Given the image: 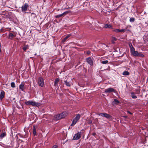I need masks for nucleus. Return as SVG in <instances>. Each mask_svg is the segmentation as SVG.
<instances>
[{
	"label": "nucleus",
	"mask_w": 148,
	"mask_h": 148,
	"mask_svg": "<svg viewBox=\"0 0 148 148\" xmlns=\"http://www.w3.org/2000/svg\"><path fill=\"white\" fill-rule=\"evenodd\" d=\"M67 113L66 112H62L54 116V119L56 120H58L61 119L65 118L67 115Z\"/></svg>",
	"instance_id": "nucleus-1"
},
{
	"label": "nucleus",
	"mask_w": 148,
	"mask_h": 148,
	"mask_svg": "<svg viewBox=\"0 0 148 148\" xmlns=\"http://www.w3.org/2000/svg\"><path fill=\"white\" fill-rule=\"evenodd\" d=\"M80 117V115L79 114H77L75 118L73 120L71 126H74L77 121L79 120Z\"/></svg>",
	"instance_id": "nucleus-2"
},
{
	"label": "nucleus",
	"mask_w": 148,
	"mask_h": 148,
	"mask_svg": "<svg viewBox=\"0 0 148 148\" xmlns=\"http://www.w3.org/2000/svg\"><path fill=\"white\" fill-rule=\"evenodd\" d=\"M29 5L27 3H25L21 7L22 11V12L25 13V12L27 10Z\"/></svg>",
	"instance_id": "nucleus-3"
},
{
	"label": "nucleus",
	"mask_w": 148,
	"mask_h": 148,
	"mask_svg": "<svg viewBox=\"0 0 148 148\" xmlns=\"http://www.w3.org/2000/svg\"><path fill=\"white\" fill-rule=\"evenodd\" d=\"M99 116H101L104 117L107 119H110L111 117V116L108 114L105 113H100L98 114Z\"/></svg>",
	"instance_id": "nucleus-4"
},
{
	"label": "nucleus",
	"mask_w": 148,
	"mask_h": 148,
	"mask_svg": "<svg viewBox=\"0 0 148 148\" xmlns=\"http://www.w3.org/2000/svg\"><path fill=\"white\" fill-rule=\"evenodd\" d=\"M81 137V132H78L73 136V140H76L79 139Z\"/></svg>",
	"instance_id": "nucleus-5"
},
{
	"label": "nucleus",
	"mask_w": 148,
	"mask_h": 148,
	"mask_svg": "<svg viewBox=\"0 0 148 148\" xmlns=\"http://www.w3.org/2000/svg\"><path fill=\"white\" fill-rule=\"evenodd\" d=\"M93 58L89 57L86 58V60L87 62L91 66H92L93 64V62L92 60Z\"/></svg>",
	"instance_id": "nucleus-6"
},
{
	"label": "nucleus",
	"mask_w": 148,
	"mask_h": 148,
	"mask_svg": "<svg viewBox=\"0 0 148 148\" xmlns=\"http://www.w3.org/2000/svg\"><path fill=\"white\" fill-rule=\"evenodd\" d=\"M38 83L39 85L41 87H43L44 84V80L42 77H40L38 79Z\"/></svg>",
	"instance_id": "nucleus-7"
},
{
	"label": "nucleus",
	"mask_w": 148,
	"mask_h": 148,
	"mask_svg": "<svg viewBox=\"0 0 148 148\" xmlns=\"http://www.w3.org/2000/svg\"><path fill=\"white\" fill-rule=\"evenodd\" d=\"M64 82L65 84L68 87H70L72 85V83L71 82L70 80H69L68 78L67 79V80H64Z\"/></svg>",
	"instance_id": "nucleus-8"
},
{
	"label": "nucleus",
	"mask_w": 148,
	"mask_h": 148,
	"mask_svg": "<svg viewBox=\"0 0 148 148\" xmlns=\"http://www.w3.org/2000/svg\"><path fill=\"white\" fill-rule=\"evenodd\" d=\"M112 92H115V89L113 88H109L105 90V92L106 93H110Z\"/></svg>",
	"instance_id": "nucleus-9"
},
{
	"label": "nucleus",
	"mask_w": 148,
	"mask_h": 148,
	"mask_svg": "<svg viewBox=\"0 0 148 148\" xmlns=\"http://www.w3.org/2000/svg\"><path fill=\"white\" fill-rule=\"evenodd\" d=\"M31 105L33 106L38 107L41 105V104L39 103H37L34 101H31Z\"/></svg>",
	"instance_id": "nucleus-10"
},
{
	"label": "nucleus",
	"mask_w": 148,
	"mask_h": 148,
	"mask_svg": "<svg viewBox=\"0 0 148 148\" xmlns=\"http://www.w3.org/2000/svg\"><path fill=\"white\" fill-rule=\"evenodd\" d=\"M19 88L22 91H24L25 90V86L23 82H22L19 85Z\"/></svg>",
	"instance_id": "nucleus-11"
},
{
	"label": "nucleus",
	"mask_w": 148,
	"mask_h": 148,
	"mask_svg": "<svg viewBox=\"0 0 148 148\" xmlns=\"http://www.w3.org/2000/svg\"><path fill=\"white\" fill-rule=\"evenodd\" d=\"M5 95V93L3 91H2L0 94V99L1 100L4 97Z\"/></svg>",
	"instance_id": "nucleus-12"
},
{
	"label": "nucleus",
	"mask_w": 148,
	"mask_h": 148,
	"mask_svg": "<svg viewBox=\"0 0 148 148\" xmlns=\"http://www.w3.org/2000/svg\"><path fill=\"white\" fill-rule=\"evenodd\" d=\"M104 27L105 28H112V26L111 24H106L105 25Z\"/></svg>",
	"instance_id": "nucleus-13"
},
{
	"label": "nucleus",
	"mask_w": 148,
	"mask_h": 148,
	"mask_svg": "<svg viewBox=\"0 0 148 148\" xmlns=\"http://www.w3.org/2000/svg\"><path fill=\"white\" fill-rule=\"evenodd\" d=\"M59 79L58 78L56 79L55 81L54 82V86H58V82H59Z\"/></svg>",
	"instance_id": "nucleus-14"
},
{
	"label": "nucleus",
	"mask_w": 148,
	"mask_h": 148,
	"mask_svg": "<svg viewBox=\"0 0 148 148\" xmlns=\"http://www.w3.org/2000/svg\"><path fill=\"white\" fill-rule=\"evenodd\" d=\"M131 46L130 45V52L131 53H133L135 51V49L132 46V44H131Z\"/></svg>",
	"instance_id": "nucleus-15"
},
{
	"label": "nucleus",
	"mask_w": 148,
	"mask_h": 148,
	"mask_svg": "<svg viewBox=\"0 0 148 148\" xmlns=\"http://www.w3.org/2000/svg\"><path fill=\"white\" fill-rule=\"evenodd\" d=\"M71 35V34H69L66 36L62 40V42H64L65 41L66 39L68 38Z\"/></svg>",
	"instance_id": "nucleus-16"
},
{
	"label": "nucleus",
	"mask_w": 148,
	"mask_h": 148,
	"mask_svg": "<svg viewBox=\"0 0 148 148\" xmlns=\"http://www.w3.org/2000/svg\"><path fill=\"white\" fill-rule=\"evenodd\" d=\"M6 133L4 132H3L1 133V134L0 135V138H2L4 137L5 136H6Z\"/></svg>",
	"instance_id": "nucleus-17"
},
{
	"label": "nucleus",
	"mask_w": 148,
	"mask_h": 148,
	"mask_svg": "<svg viewBox=\"0 0 148 148\" xmlns=\"http://www.w3.org/2000/svg\"><path fill=\"white\" fill-rule=\"evenodd\" d=\"M131 94L132 98L134 99H135L137 98V96L135 95L134 92H131Z\"/></svg>",
	"instance_id": "nucleus-18"
},
{
	"label": "nucleus",
	"mask_w": 148,
	"mask_h": 148,
	"mask_svg": "<svg viewBox=\"0 0 148 148\" xmlns=\"http://www.w3.org/2000/svg\"><path fill=\"white\" fill-rule=\"evenodd\" d=\"M33 132L34 136L37 135L36 129L35 126H34L33 127Z\"/></svg>",
	"instance_id": "nucleus-19"
},
{
	"label": "nucleus",
	"mask_w": 148,
	"mask_h": 148,
	"mask_svg": "<svg viewBox=\"0 0 148 148\" xmlns=\"http://www.w3.org/2000/svg\"><path fill=\"white\" fill-rule=\"evenodd\" d=\"M14 36L13 34L12 33H9V37H8V38L12 40L13 38V37Z\"/></svg>",
	"instance_id": "nucleus-20"
},
{
	"label": "nucleus",
	"mask_w": 148,
	"mask_h": 148,
	"mask_svg": "<svg viewBox=\"0 0 148 148\" xmlns=\"http://www.w3.org/2000/svg\"><path fill=\"white\" fill-rule=\"evenodd\" d=\"M122 74L124 75H128L130 74V73L127 71H125L123 72Z\"/></svg>",
	"instance_id": "nucleus-21"
},
{
	"label": "nucleus",
	"mask_w": 148,
	"mask_h": 148,
	"mask_svg": "<svg viewBox=\"0 0 148 148\" xmlns=\"http://www.w3.org/2000/svg\"><path fill=\"white\" fill-rule=\"evenodd\" d=\"M29 46L27 45L25 46L24 47H23V49L24 51H26V49H29Z\"/></svg>",
	"instance_id": "nucleus-22"
},
{
	"label": "nucleus",
	"mask_w": 148,
	"mask_h": 148,
	"mask_svg": "<svg viewBox=\"0 0 148 148\" xmlns=\"http://www.w3.org/2000/svg\"><path fill=\"white\" fill-rule=\"evenodd\" d=\"M92 118H90L88 120L87 123L88 124H90L92 122Z\"/></svg>",
	"instance_id": "nucleus-23"
},
{
	"label": "nucleus",
	"mask_w": 148,
	"mask_h": 148,
	"mask_svg": "<svg viewBox=\"0 0 148 148\" xmlns=\"http://www.w3.org/2000/svg\"><path fill=\"white\" fill-rule=\"evenodd\" d=\"M131 27V26L130 25H127L126 27H125V31H130V30L128 29H127V28H130Z\"/></svg>",
	"instance_id": "nucleus-24"
},
{
	"label": "nucleus",
	"mask_w": 148,
	"mask_h": 148,
	"mask_svg": "<svg viewBox=\"0 0 148 148\" xmlns=\"http://www.w3.org/2000/svg\"><path fill=\"white\" fill-rule=\"evenodd\" d=\"M138 51H135L132 54L134 56H137L138 55Z\"/></svg>",
	"instance_id": "nucleus-25"
},
{
	"label": "nucleus",
	"mask_w": 148,
	"mask_h": 148,
	"mask_svg": "<svg viewBox=\"0 0 148 148\" xmlns=\"http://www.w3.org/2000/svg\"><path fill=\"white\" fill-rule=\"evenodd\" d=\"M108 62V60H106L105 61H102L101 62V63L103 64H107Z\"/></svg>",
	"instance_id": "nucleus-26"
},
{
	"label": "nucleus",
	"mask_w": 148,
	"mask_h": 148,
	"mask_svg": "<svg viewBox=\"0 0 148 148\" xmlns=\"http://www.w3.org/2000/svg\"><path fill=\"white\" fill-rule=\"evenodd\" d=\"M31 101H28L25 102V104L27 105H31Z\"/></svg>",
	"instance_id": "nucleus-27"
},
{
	"label": "nucleus",
	"mask_w": 148,
	"mask_h": 148,
	"mask_svg": "<svg viewBox=\"0 0 148 148\" xmlns=\"http://www.w3.org/2000/svg\"><path fill=\"white\" fill-rule=\"evenodd\" d=\"M137 56L143 57L144 56L140 52H138Z\"/></svg>",
	"instance_id": "nucleus-28"
},
{
	"label": "nucleus",
	"mask_w": 148,
	"mask_h": 148,
	"mask_svg": "<svg viewBox=\"0 0 148 148\" xmlns=\"http://www.w3.org/2000/svg\"><path fill=\"white\" fill-rule=\"evenodd\" d=\"M64 16L63 14V13L61 14H58V15H57L56 16H55V17L56 18H60V17H62V16Z\"/></svg>",
	"instance_id": "nucleus-29"
},
{
	"label": "nucleus",
	"mask_w": 148,
	"mask_h": 148,
	"mask_svg": "<svg viewBox=\"0 0 148 148\" xmlns=\"http://www.w3.org/2000/svg\"><path fill=\"white\" fill-rule=\"evenodd\" d=\"M113 102H115V104H118L119 103V101L118 100L115 99H114Z\"/></svg>",
	"instance_id": "nucleus-30"
},
{
	"label": "nucleus",
	"mask_w": 148,
	"mask_h": 148,
	"mask_svg": "<svg viewBox=\"0 0 148 148\" xmlns=\"http://www.w3.org/2000/svg\"><path fill=\"white\" fill-rule=\"evenodd\" d=\"M135 20V18H134L132 17L130 18V22H133Z\"/></svg>",
	"instance_id": "nucleus-31"
},
{
	"label": "nucleus",
	"mask_w": 148,
	"mask_h": 148,
	"mask_svg": "<svg viewBox=\"0 0 148 148\" xmlns=\"http://www.w3.org/2000/svg\"><path fill=\"white\" fill-rule=\"evenodd\" d=\"M11 87L13 88L15 87V83L14 82H12L11 83Z\"/></svg>",
	"instance_id": "nucleus-32"
},
{
	"label": "nucleus",
	"mask_w": 148,
	"mask_h": 148,
	"mask_svg": "<svg viewBox=\"0 0 148 148\" xmlns=\"http://www.w3.org/2000/svg\"><path fill=\"white\" fill-rule=\"evenodd\" d=\"M5 31V29L4 28H2L0 29V33L3 32Z\"/></svg>",
	"instance_id": "nucleus-33"
},
{
	"label": "nucleus",
	"mask_w": 148,
	"mask_h": 148,
	"mask_svg": "<svg viewBox=\"0 0 148 148\" xmlns=\"http://www.w3.org/2000/svg\"><path fill=\"white\" fill-rule=\"evenodd\" d=\"M113 31L116 33L120 32V29H114L113 30Z\"/></svg>",
	"instance_id": "nucleus-34"
},
{
	"label": "nucleus",
	"mask_w": 148,
	"mask_h": 148,
	"mask_svg": "<svg viewBox=\"0 0 148 148\" xmlns=\"http://www.w3.org/2000/svg\"><path fill=\"white\" fill-rule=\"evenodd\" d=\"M70 12V11H66L64 12L63 13L64 15H64H65L66 14H67L69 13Z\"/></svg>",
	"instance_id": "nucleus-35"
},
{
	"label": "nucleus",
	"mask_w": 148,
	"mask_h": 148,
	"mask_svg": "<svg viewBox=\"0 0 148 148\" xmlns=\"http://www.w3.org/2000/svg\"><path fill=\"white\" fill-rule=\"evenodd\" d=\"M120 32H124L125 31V29H122L120 30Z\"/></svg>",
	"instance_id": "nucleus-36"
},
{
	"label": "nucleus",
	"mask_w": 148,
	"mask_h": 148,
	"mask_svg": "<svg viewBox=\"0 0 148 148\" xmlns=\"http://www.w3.org/2000/svg\"><path fill=\"white\" fill-rule=\"evenodd\" d=\"M31 13V16H33L34 17H36V14L34 13Z\"/></svg>",
	"instance_id": "nucleus-37"
},
{
	"label": "nucleus",
	"mask_w": 148,
	"mask_h": 148,
	"mask_svg": "<svg viewBox=\"0 0 148 148\" xmlns=\"http://www.w3.org/2000/svg\"><path fill=\"white\" fill-rule=\"evenodd\" d=\"M58 146L57 145H55L53 146L52 148H57Z\"/></svg>",
	"instance_id": "nucleus-38"
},
{
	"label": "nucleus",
	"mask_w": 148,
	"mask_h": 148,
	"mask_svg": "<svg viewBox=\"0 0 148 148\" xmlns=\"http://www.w3.org/2000/svg\"><path fill=\"white\" fill-rule=\"evenodd\" d=\"M127 112L128 113H129V114H132V113L131 112H130V111H127Z\"/></svg>",
	"instance_id": "nucleus-39"
},
{
	"label": "nucleus",
	"mask_w": 148,
	"mask_h": 148,
	"mask_svg": "<svg viewBox=\"0 0 148 148\" xmlns=\"http://www.w3.org/2000/svg\"><path fill=\"white\" fill-rule=\"evenodd\" d=\"M87 53L88 54V55H89L90 53V52L89 51H87Z\"/></svg>",
	"instance_id": "nucleus-40"
},
{
	"label": "nucleus",
	"mask_w": 148,
	"mask_h": 148,
	"mask_svg": "<svg viewBox=\"0 0 148 148\" xmlns=\"http://www.w3.org/2000/svg\"><path fill=\"white\" fill-rule=\"evenodd\" d=\"M96 134L95 133H93L92 134V135L93 136H95Z\"/></svg>",
	"instance_id": "nucleus-41"
},
{
	"label": "nucleus",
	"mask_w": 148,
	"mask_h": 148,
	"mask_svg": "<svg viewBox=\"0 0 148 148\" xmlns=\"http://www.w3.org/2000/svg\"><path fill=\"white\" fill-rule=\"evenodd\" d=\"M113 39L115 41H116V38L114 37L113 38Z\"/></svg>",
	"instance_id": "nucleus-42"
},
{
	"label": "nucleus",
	"mask_w": 148,
	"mask_h": 148,
	"mask_svg": "<svg viewBox=\"0 0 148 148\" xmlns=\"http://www.w3.org/2000/svg\"><path fill=\"white\" fill-rule=\"evenodd\" d=\"M131 43H130V44H129V45H130V46H131Z\"/></svg>",
	"instance_id": "nucleus-43"
},
{
	"label": "nucleus",
	"mask_w": 148,
	"mask_h": 148,
	"mask_svg": "<svg viewBox=\"0 0 148 148\" xmlns=\"http://www.w3.org/2000/svg\"><path fill=\"white\" fill-rule=\"evenodd\" d=\"M1 131V130H0V132Z\"/></svg>",
	"instance_id": "nucleus-44"
}]
</instances>
